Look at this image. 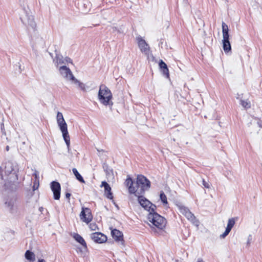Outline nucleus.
<instances>
[{"label":"nucleus","instance_id":"obj_1","mask_svg":"<svg viewBox=\"0 0 262 262\" xmlns=\"http://www.w3.org/2000/svg\"><path fill=\"white\" fill-rule=\"evenodd\" d=\"M5 173L6 176L10 175L9 178L5 179L2 171L3 168L0 166V177L2 180L7 181L5 185H8L9 183L15 182L18 180L17 172L18 171V166L17 162L13 160H9L5 163Z\"/></svg>","mask_w":262,"mask_h":262},{"label":"nucleus","instance_id":"obj_2","mask_svg":"<svg viewBox=\"0 0 262 262\" xmlns=\"http://www.w3.org/2000/svg\"><path fill=\"white\" fill-rule=\"evenodd\" d=\"M98 97L100 103L104 105H109L112 110L113 102L111 101L112 94L111 91L105 85L102 84L99 87Z\"/></svg>","mask_w":262,"mask_h":262},{"label":"nucleus","instance_id":"obj_3","mask_svg":"<svg viewBox=\"0 0 262 262\" xmlns=\"http://www.w3.org/2000/svg\"><path fill=\"white\" fill-rule=\"evenodd\" d=\"M150 187V182L143 175H138L136 179L135 183V195L144 194L145 192L148 190Z\"/></svg>","mask_w":262,"mask_h":262},{"label":"nucleus","instance_id":"obj_4","mask_svg":"<svg viewBox=\"0 0 262 262\" xmlns=\"http://www.w3.org/2000/svg\"><path fill=\"white\" fill-rule=\"evenodd\" d=\"M58 125L62 132L63 139L67 146L68 151L70 150V138L68 131L67 124L63 118L62 114L58 112L56 116Z\"/></svg>","mask_w":262,"mask_h":262},{"label":"nucleus","instance_id":"obj_5","mask_svg":"<svg viewBox=\"0 0 262 262\" xmlns=\"http://www.w3.org/2000/svg\"><path fill=\"white\" fill-rule=\"evenodd\" d=\"M148 220L154 226L159 229H163L166 226V219L155 212H150L147 216Z\"/></svg>","mask_w":262,"mask_h":262},{"label":"nucleus","instance_id":"obj_6","mask_svg":"<svg viewBox=\"0 0 262 262\" xmlns=\"http://www.w3.org/2000/svg\"><path fill=\"white\" fill-rule=\"evenodd\" d=\"M20 18L23 24L27 27L29 30L32 29L34 31L35 30L36 23L34 17L30 11H27L25 9H23Z\"/></svg>","mask_w":262,"mask_h":262},{"label":"nucleus","instance_id":"obj_7","mask_svg":"<svg viewBox=\"0 0 262 262\" xmlns=\"http://www.w3.org/2000/svg\"><path fill=\"white\" fill-rule=\"evenodd\" d=\"M143 194L135 195L138 197V201L140 205L145 209L148 210L149 213L155 211L156 206L152 204L150 201L143 196Z\"/></svg>","mask_w":262,"mask_h":262},{"label":"nucleus","instance_id":"obj_8","mask_svg":"<svg viewBox=\"0 0 262 262\" xmlns=\"http://www.w3.org/2000/svg\"><path fill=\"white\" fill-rule=\"evenodd\" d=\"M179 208L180 213L185 215L188 220L195 224L198 223V221L196 219L194 215L187 207L184 206H179Z\"/></svg>","mask_w":262,"mask_h":262},{"label":"nucleus","instance_id":"obj_9","mask_svg":"<svg viewBox=\"0 0 262 262\" xmlns=\"http://www.w3.org/2000/svg\"><path fill=\"white\" fill-rule=\"evenodd\" d=\"M80 217L81 221L87 224L91 222L93 216L91 209L89 208L82 207V211L80 212Z\"/></svg>","mask_w":262,"mask_h":262},{"label":"nucleus","instance_id":"obj_10","mask_svg":"<svg viewBox=\"0 0 262 262\" xmlns=\"http://www.w3.org/2000/svg\"><path fill=\"white\" fill-rule=\"evenodd\" d=\"M51 189L53 193L54 199L58 200L60 197L61 186L59 182L53 181L50 184Z\"/></svg>","mask_w":262,"mask_h":262},{"label":"nucleus","instance_id":"obj_11","mask_svg":"<svg viewBox=\"0 0 262 262\" xmlns=\"http://www.w3.org/2000/svg\"><path fill=\"white\" fill-rule=\"evenodd\" d=\"M59 72L60 74L67 79L72 80L75 78L70 69L65 66L60 67Z\"/></svg>","mask_w":262,"mask_h":262},{"label":"nucleus","instance_id":"obj_12","mask_svg":"<svg viewBox=\"0 0 262 262\" xmlns=\"http://www.w3.org/2000/svg\"><path fill=\"white\" fill-rule=\"evenodd\" d=\"M137 40L138 41V46L141 52L145 54H147L149 50V47L148 45L141 37H137Z\"/></svg>","mask_w":262,"mask_h":262},{"label":"nucleus","instance_id":"obj_13","mask_svg":"<svg viewBox=\"0 0 262 262\" xmlns=\"http://www.w3.org/2000/svg\"><path fill=\"white\" fill-rule=\"evenodd\" d=\"M91 238L97 243H103L107 241V237L100 232H95L91 235Z\"/></svg>","mask_w":262,"mask_h":262},{"label":"nucleus","instance_id":"obj_14","mask_svg":"<svg viewBox=\"0 0 262 262\" xmlns=\"http://www.w3.org/2000/svg\"><path fill=\"white\" fill-rule=\"evenodd\" d=\"M113 238L116 242H120L121 245L124 244L123 233L117 229H113L111 231Z\"/></svg>","mask_w":262,"mask_h":262},{"label":"nucleus","instance_id":"obj_15","mask_svg":"<svg viewBox=\"0 0 262 262\" xmlns=\"http://www.w3.org/2000/svg\"><path fill=\"white\" fill-rule=\"evenodd\" d=\"M125 185L128 188V192L129 193L135 194V186L133 185L134 182L132 179L129 176H127V178L125 181Z\"/></svg>","mask_w":262,"mask_h":262},{"label":"nucleus","instance_id":"obj_16","mask_svg":"<svg viewBox=\"0 0 262 262\" xmlns=\"http://www.w3.org/2000/svg\"><path fill=\"white\" fill-rule=\"evenodd\" d=\"M101 187H104L105 194L107 198L112 200L113 198V194L111 192V188L108 184L105 181H103L101 183Z\"/></svg>","mask_w":262,"mask_h":262},{"label":"nucleus","instance_id":"obj_17","mask_svg":"<svg viewBox=\"0 0 262 262\" xmlns=\"http://www.w3.org/2000/svg\"><path fill=\"white\" fill-rule=\"evenodd\" d=\"M159 67L160 69L162 70L163 75L166 78H169V70L166 64L162 60H161L160 62H159Z\"/></svg>","mask_w":262,"mask_h":262},{"label":"nucleus","instance_id":"obj_18","mask_svg":"<svg viewBox=\"0 0 262 262\" xmlns=\"http://www.w3.org/2000/svg\"><path fill=\"white\" fill-rule=\"evenodd\" d=\"M73 237L77 242L80 243L84 247L85 249H87L86 242L81 235H80L78 233H75Z\"/></svg>","mask_w":262,"mask_h":262},{"label":"nucleus","instance_id":"obj_19","mask_svg":"<svg viewBox=\"0 0 262 262\" xmlns=\"http://www.w3.org/2000/svg\"><path fill=\"white\" fill-rule=\"evenodd\" d=\"M25 256V258L30 262H33L35 259V254L30 250L26 251Z\"/></svg>","mask_w":262,"mask_h":262},{"label":"nucleus","instance_id":"obj_20","mask_svg":"<svg viewBox=\"0 0 262 262\" xmlns=\"http://www.w3.org/2000/svg\"><path fill=\"white\" fill-rule=\"evenodd\" d=\"M72 171L73 174L75 175L76 179L82 183H85V181L84 180L83 177L81 176V174L78 172L77 169L75 168H73L72 169Z\"/></svg>","mask_w":262,"mask_h":262},{"label":"nucleus","instance_id":"obj_21","mask_svg":"<svg viewBox=\"0 0 262 262\" xmlns=\"http://www.w3.org/2000/svg\"><path fill=\"white\" fill-rule=\"evenodd\" d=\"M53 61L55 62L56 64H57V66L59 64L64 63V60L63 56L60 54H56V57Z\"/></svg>","mask_w":262,"mask_h":262},{"label":"nucleus","instance_id":"obj_22","mask_svg":"<svg viewBox=\"0 0 262 262\" xmlns=\"http://www.w3.org/2000/svg\"><path fill=\"white\" fill-rule=\"evenodd\" d=\"M32 40L36 45H43L44 43L42 38L39 36H32Z\"/></svg>","mask_w":262,"mask_h":262},{"label":"nucleus","instance_id":"obj_23","mask_svg":"<svg viewBox=\"0 0 262 262\" xmlns=\"http://www.w3.org/2000/svg\"><path fill=\"white\" fill-rule=\"evenodd\" d=\"M223 49L226 53H228L231 50V45L229 41H223Z\"/></svg>","mask_w":262,"mask_h":262},{"label":"nucleus","instance_id":"obj_24","mask_svg":"<svg viewBox=\"0 0 262 262\" xmlns=\"http://www.w3.org/2000/svg\"><path fill=\"white\" fill-rule=\"evenodd\" d=\"M235 223V219L234 217L229 219L228 221L227 226L226 229L231 231L232 228L233 227Z\"/></svg>","mask_w":262,"mask_h":262},{"label":"nucleus","instance_id":"obj_25","mask_svg":"<svg viewBox=\"0 0 262 262\" xmlns=\"http://www.w3.org/2000/svg\"><path fill=\"white\" fill-rule=\"evenodd\" d=\"M240 104L245 109H248L251 107V103L248 100H240Z\"/></svg>","mask_w":262,"mask_h":262},{"label":"nucleus","instance_id":"obj_26","mask_svg":"<svg viewBox=\"0 0 262 262\" xmlns=\"http://www.w3.org/2000/svg\"><path fill=\"white\" fill-rule=\"evenodd\" d=\"M72 81L74 82L75 84H77L78 86L79 89H80L81 90L83 91H85V84L84 83L81 82L75 78H74V79H73Z\"/></svg>","mask_w":262,"mask_h":262},{"label":"nucleus","instance_id":"obj_27","mask_svg":"<svg viewBox=\"0 0 262 262\" xmlns=\"http://www.w3.org/2000/svg\"><path fill=\"white\" fill-rule=\"evenodd\" d=\"M160 199H161V201L164 204H167V197H166V195L164 194V193L163 191H161L160 192Z\"/></svg>","mask_w":262,"mask_h":262},{"label":"nucleus","instance_id":"obj_28","mask_svg":"<svg viewBox=\"0 0 262 262\" xmlns=\"http://www.w3.org/2000/svg\"><path fill=\"white\" fill-rule=\"evenodd\" d=\"M222 26L223 34L229 33V29L227 25L225 23L223 22Z\"/></svg>","mask_w":262,"mask_h":262},{"label":"nucleus","instance_id":"obj_29","mask_svg":"<svg viewBox=\"0 0 262 262\" xmlns=\"http://www.w3.org/2000/svg\"><path fill=\"white\" fill-rule=\"evenodd\" d=\"M230 231H231L226 229L225 232L223 234L220 235V238H225L228 235V234L230 233Z\"/></svg>","mask_w":262,"mask_h":262},{"label":"nucleus","instance_id":"obj_30","mask_svg":"<svg viewBox=\"0 0 262 262\" xmlns=\"http://www.w3.org/2000/svg\"><path fill=\"white\" fill-rule=\"evenodd\" d=\"M230 231H231L226 229L225 232L223 234L220 235V238H225L228 235V234L230 233Z\"/></svg>","mask_w":262,"mask_h":262},{"label":"nucleus","instance_id":"obj_31","mask_svg":"<svg viewBox=\"0 0 262 262\" xmlns=\"http://www.w3.org/2000/svg\"><path fill=\"white\" fill-rule=\"evenodd\" d=\"M33 176L34 177L35 182H39V173L38 172L35 170V172L33 173Z\"/></svg>","mask_w":262,"mask_h":262},{"label":"nucleus","instance_id":"obj_32","mask_svg":"<svg viewBox=\"0 0 262 262\" xmlns=\"http://www.w3.org/2000/svg\"><path fill=\"white\" fill-rule=\"evenodd\" d=\"M223 41H229V33L223 34Z\"/></svg>","mask_w":262,"mask_h":262},{"label":"nucleus","instance_id":"obj_33","mask_svg":"<svg viewBox=\"0 0 262 262\" xmlns=\"http://www.w3.org/2000/svg\"><path fill=\"white\" fill-rule=\"evenodd\" d=\"M5 204L9 208L10 210H12V208H13V204L12 203V202L11 201H9V202H6L5 203Z\"/></svg>","mask_w":262,"mask_h":262},{"label":"nucleus","instance_id":"obj_34","mask_svg":"<svg viewBox=\"0 0 262 262\" xmlns=\"http://www.w3.org/2000/svg\"><path fill=\"white\" fill-rule=\"evenodd\" d=\"M202 184L205 188H210L209 184L208 183H207V182H206L204 179H203V180H202Z\"/></svg>","mask_w":262,"mask_h":262},{"label":"nucleus","instance_id":"obj_35","mask_svg":"<svg viewBox=\"0 0 262 262\" xmlns=\"http://www.w3.org/2000/svg\"><path fill=\"white\" fill-rule=\"evenodd\" d=\"M38 186H39V182L35 181L34 184L32 187L33 190L34 191L36 189H37L38 188Z\"/></svg>","mask_w":262,"mask_h":262},{"label":"nucleus","instance_id":"obj_36","mask_svg":"<svg viewBox=\"0 0 262 262\" xmlns=\"http://www.w3.org/2000/svg\"><path fill=\"white\" fill-rule=\"evenodd\" d=\"M1 129L3 134L6 135V132L4 128V124L3 122L1 124Z\"/></svg>","mask_w":262,"mask_h":262},{"label":"nucleus","instance_id":"obj_37","mask_svg":"<svg viewBox=\"0 0 262 262\" xmlns=\"http://www.w3.org/2000/svg\"><path fill=\"white\" fill-rule=\"evenodd\" d=\"M90 228L92 230H95L97 228L96 224H91L90 225Z\"/></svg>","mask_w":262,"mask_h":262},{"label":"nucleus","instance_id":"obj_38","mask_svg":"<svg viewBox=\"0 0 262 262\" xmlns=\"http://www.w3.org/2000/svg\"><path fill=\"white\" fill-rule=\"evenodd\" d=\"M64 63L66 62H67V63H72V59L69 58V57H66L64 59Z\"/></svg>","mask_w":262,"mask_h":262},{"label":"nucleus","instance_id":"obj_39","mask_svg":"<svg viewBox=\"0 0 262 262\" xmlns=\"http://www.w3.org/2000/svg\"><path fill=\"white\" fill-rule=\"evenodd\" d=\"M257 124L260 127H262V120H258L257 122Z\"/></svg>","mask_w":262,"mask_h":262},{"label":"nucleus","instance_id":"obj_40","mask_svg":"<svg viewBox=\"0 0 262 262\" xmlns=\"http://www.w3.org/2000/svg\"><path fill=\"white\" fill-rule=\"evenodd\" d=\"M70 196H71V193H70L69 192H67L66 193V198L69 199Z\"/></svg>","mask_w":262,"mask_h":262},{"label":"nucleus","instance_id":"obj_41","mask_svg":"<svg viewBox=\"0 0 262 262\" xmlns=\"http://www.w3.org/2000/svg\"><path fill=\"white\" fill-rule=\"evenodd\" d=\"M251 239V236H249L248 237V241H247V245H249L250 244Z\"/></svg>","mask_w":262,"mask_h":262},{"label":"nucleus","instance_id":"obj_42","mask_svg":"<svg viewBox=\"0 0 262 262\" xmlns=\"http://www.w3.org/2000/svg\"><path fill=\"white\" fill-rule=\"evenodd\" d=\"M112 29L113 32H115L117 30V28L115 27H112Z\"/></svg>","mask_w":262,"mask_h":262},{"label":"nucleus","instance_id":"obj_43","mask_svg":"<svg viewBox=\"0 0 262 262\" xmlns=\"http://www.w3.org/2000/svg\"><path fill=\"white\" fill-rule=\"evenodd\" d=\"M197 262H204V261H203V260L202 258H200L198 259Z\"/></svg>","mask_w":262,"mask_h":262},{"label":"nucleus","instance_id":"obj_44","mask_svg":"<svg viewBox=\"0 0 262 262\" xmlns=\"http://www.w3.org/2000/svg\"><path fill=\"white\" fill-rule=\"evenodd\" d=\"M38 262H46L43 259H39Z\"/></svg>","mask_w":262,"mask_h":262},{"label":"nucleus","instance_id":"obj_45","mask_svg":"<svg viewBox=\"0 0 262 262\" xmlns=\"http://www.w3.org/2000/svg\"><path fill=\"white\" fill-rule=\"evenodd\" d=\"M6 151H8L9 150V146L8 145H7L6 147Z\"/></svg>","mask_w":262,"mask_h":262}]
</instances>
